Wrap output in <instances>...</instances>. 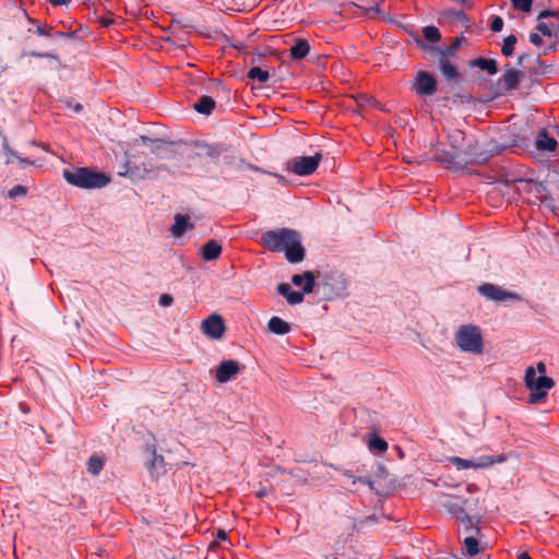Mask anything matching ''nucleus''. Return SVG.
Here are the masks:
<instances>
[{
    "mask_svg": "<svg viewBox=\"0 0 559 559\" xmlns=\"http://www.w3.org/2000/svg\"><path fill=\"white\" fill-rule=\"evenodd\" d=\"M469 156H471L472 162L477 163V164H485L490 159L492 154L487 151H484V152H479V153H475V154L469 153Z\"/></svg>",
    "mask_w": 559,
    "mask_h": 559,
    "instance_id": "obj_36",
    "label": "nucleus"
},
{
    "mask_svg": "<svg viewBox=\"0 0 559 559\" xmlns=\"http://www.w3.org/2000/svg\"><path fill=\"white\" fill-rule=\"evenodd\" d=\"M535 147L538 151L552 152L557 147V141L549 136L545 129H542L537 134Z\"/></svg>",
    "mask_w": 559,
    "mask_h": 559,
    "instance_id": "obj_19",
    "label": "nucleus"
},
{
    "mask_svg": "<svg viewBox=\"0 0 559 559\" xmlns=\"http://www.w3.org/2000/svg\"><path fill=\"white\" fill-rule=\"evenodd\" d=\"M455 155L451 152L439 150L436 152L433 159L440 164L451 166L455 162Z\"/></svg>",
    "mask_w": 559,
    "mask_h": 559,
    "instance_id": "obj_31",
    "label": "nucleus"
},
{
    "mask_svg": "<svg viewBox=\"0 0 559 559\" xmlns=\"http://www.w3.org/2000/svg\"><path fill=\"white\" fill-rule=\"evenodd\" d=\"M369 449L382 453L386 451L388 443L384 439L374 433L369 440Z\"/></svg>",
    "mask_w": 559,
    "mask_h": 559,
    "instance_id": "obj_33",
    "label": "nucleus"
},
{
    "mask_svg": "<svg viewBox=\"0 0 559 559\" xmlns=\"http://www.w3.org/2000/svg\"><path fill=\"white\" fill-rule=\"evenodd\" d=\"M478 292L480 295H483L486 299L492 300L496 302H502L507 299L510 300H520V296L512 292H507L502 289L500 286H497L491 283H485L478 286Z\"/></svg>",
    "mask_w": 559,
    "mask_h": 559,
    "instance_id": "obj_9",
    "label": "nucleus"
},
{
    "mask_svg": "<svg viewBox=\"0 0 559 559\" xmlns=\"http://www.w3.org/2000/svg\"><path fill=\"white\" fill-rule=\"evenodd\" d=\"M131 160H127L122 166V170L118 171V175L128 177L132 181L142 180L146 178L150 173L164 169V167L154 166L152 163H142L141 165H138L135 162L131 165Z\"/></svg>",
    "mask_w": 559,
    "mask_h": 559,
    "instance_id": "obj_6",
    "label": "nucleus"
},
{
    "mask_svg": "<svg viewBox=\"0 0 559 559\" xmlns=\"http://www.w3.org/2000/svg\"><path fill=\"white\" fill-rule=\"evenodd\" d=\"M192 145L197 148V151L193 153L194 157H207L213 162H217L221 154L225 151L222 144H210L204 141H194Z\"/></svg>",
    "mask_w": 559,
    "mask_h": 559,
    "instance_id": "obj_12",
    "label": "nucleus"
},
{
    "mask_svg": "<svg viewBox=\"0 0 559 559\" xmlns=\"http://www.w3.org/2000/svg\"><path fill=\"white\" fill-rule=\"evenodd\" d=\"M233 162H234V157H229L228 159H227V158L225 159V164H226L227 166H230V167H233V166H234V163H233Z\"/></svg>",
    "mask_w": 559,
    "mask_h": 559,
    "instance_id": "obj_60",
    "label": "nucleus"
},
{
    "mask_svg": "<svg viewBox=\"0 0 559 559\" xmlns=\"http://www.w3.org/2000/svg\"><path fill=\"white\" fill-rule=\"evenodd\" d=\"M29 56H33V57H37V58H52V59H58L57 55L55 53H50V52H35V51H32L28 53Z\"/></svg>",
    "mask_w": 559,
    "mask_h": 559,
    "instance_id": "obj_45",
    "label": "nucleus"
},
{
    "mask_svg": "<svg viewBox=\"0 0 559 559\" xmlns=\"http://www.w3.org/2000/svg\"><path fill=\"white\" fill-rule=\"evenodd\" d=\"M537 29L544 35V36H551V31L545 23H539L537 25Z\"/></svg>",
    "mask_w": 559,
    "mask_h": 559,
    "instance_id": "obj_46",
    "label": "nucleus"
},
{
    "mask_svg": "<svg viewBox=\"0 0 559 559\" xmlns=\"http://www.w3.org/2000/svg\"><path fill=\"white\" fill-rule=\"evenodd\" d=\"M35 33L38 35V36H45V37H52L53 34H52V27L51 26H47V25H37L36 27V31Z\"/></svg>",
    "mask_w": 559,
    "mask_h": 559,
    "instance_id": "obj_41",
    "label": "nucleus"
},
{
    "mask_svg": "<svg viewBox=\"0 0 559 559\" xmlns=\"http://www.w3.org/2000/svg\"><path fill=\"white\" fill-rule=\"evenodd\" d=\"M217 546H218V540L215 539L212 543H210L209 549L210 550H215L217 548Z\"/></svg>",
    "mask_w": 559,
    "mask_h": 559,
    "instance_id": "obj_57",
    "label": "nucleus"
},
{
    "mask_svg": "<svg viewBox=\"0 0 559 559\" xmlns=\"http://www.w3.org/2000/svg\"><path fill=\"white\" fill-rule=\"evenodd\" d=\"M104 467V460L99 456L93 455L87 461V472L97 476Z\"/></svg>",
    "mask_w": 559,
    "mask_h": 559,
    "instance_id": "obj_27",
    "label": "nucleus"
},
{
    "mask_svg": "<svg viewBox=\"0 0 559 559\" xmlns=\"http://www.w3.org/2000/svg\"><path fill=\"white\" fill-rule=\"evenodd\" d=\"M64 104L67 107H71V108H74V105H72V102L71 100H64Z\"/></svg>",
    "mask_w": 559,
    "mask_h": 559,
    "instance_id": "obj_62",
    "label": "nucleus"
},
{
    "mask_svg": "<svg viewBox=\"0 0 559 559\" xmlns=\"http://www.w3.org/2000/svg\"><path fill=\"white\" fill-rule=\"evenodd\" d=\"M513 7L523 12H530L532 9V0H511Z\"/></svg>",
    "mask_w": 559,
    "mask_h": 559,
    "instance_id": "obj_38",
    "label": "nucleus"
},
{
    "mask_svg": "<svg viewBox=\"0 0 559 559\" xmlns=\"http://www.w3.org/2000/svg\"><path fill=\"white\" fill-rule=\"evenodd\" d=\"M152 454H153V459L150 461V463H147L146 466L150 471H155V469H157L158 466H163L164 456L156 454L155 449L153 450Z\"/></svg>",
    "mask_w": 559,
    "mask_h": 559,
    "instance_id": "obj_37",
    "label": "nucleus"
},
{
    "mask_svg": "<svg viewBox=\"0 0 559 559\" xmlns=\"http://www.w3.org/2000/svg\"><path fill=\"white\" fill-rule=\"evenodd\" d=\"M460 523L463 525L465 534L481 536L478 519L473 518L466 513L465 515H462Z\"/></svg>",
    "mask_w": 559,
    "mask_h": 559,
    "instance_id": "obj_24",
    "label": "nucleus"
},
{
    "mask_svg": "<svg viewBox=\"0 0 559 559\" xmlns=\"http://www.w3.org/2000/svg\"><path fill=\"white\" fill-rule=\"evenodd\" d=\"M222 245L216 240H209L201 247V255L204 261L217 260L222 254Z\"/></svg>",
    "mask_w": 559,
    "mask_h": 559,
    "instance_id": "obj_16",
    "label": "nucleus"
},
{
    "mask_svg": "<svg viewBox=\"0 0 559 559\" xmlns=\"http://www.w3.org/2000/svg\"><path fill=\"white\" fill-rule=\"evenodd\" d=\"M267 329L273 334L285 335L289 333L290 325L280 317H272L269 320Z\"/></svg>",
    "mask_w": 559,
    "mask_h": 559,
    "instance_id": "obj_22",
    "label": "nucleus"
},
{
    "mask_svg": "<svg viewBox=\"0 0 559 559\" xmlns=\"http://www.w3.org/2000/svg\"><path fill=\"white\" fill-rule=\"evenodd\" d=\"M556 14H557L556 12L548 11V10H544V11H542V12L538 14V20H542V19L548 17V16H551V15H556Z\"/></svg>",
    "mask_w": 559,
    "mask_h": 559,
    "instance_id": "obj_53",
    "label": "nucleus"
},
{
    "mask_svg": "<svg viewBox=\"0 0 559 559\" xmlns=\"http://www.w3.org/2000/svg\"><path fill=\"white\" fill-rule=\"evenodd\" d=\"M310 52V45L305 38H297L294 46L289 49V57L293 60H301Z\"/></svg>",
    "mask_w": 559,
    "mask_h": 559,
    "instance_id": "obj_18",
    "label": "nucleus"
},
{
    "mask_svg": "<svg viewBox=\"0 0 559 559\" xmlns=\"http://www.w3.org/2000/svg\"><path fill=\"white\" fill-rule=\"evenodd\" d=\"M522 74L519 70L511 68L510 66L504 67L503 75L498 80L499 94H507L508 92L518 88Z\"/></svg>",
    "mask_w": 559,
    "mask_h": 559,
    "instance_id": "obj_11",
    "label": "nucleus"
},
{
    "mask_svg": "<svg viewBox=\"0 0 559 559\" xmlns=\"http://www.w3.org/2000/svg\"><path fill=\"white\" fill-rule=\"evenodd\" d=\"M192 227L193 226L189 223V216L182 215V214H177L175 216V223L171 226L170 230L174 236L180 237L183 235V233L187 229L192 228Z\"/></svg>",
    "mask_w": 559,
    "mask_h": 559,
    "instance_id": "obj_23",
    "label": "nucleus"
},
{
    "mask_svg": "<svg viewBox=\"0 0 559 559\" xmlns=\"http://www.w3.org/2000/svg\"><path fill=\"white\" fill-rule=\"evenodd\" d=\"M174 302L173 296L168 294H163L159 298V305L162 307H169Z\"/></svg>",
    "mask_w": 559,
    "mask_h": 559,
    "instance_id": "obj_44",
    "label": "nucleus"
},
{
    "mask_svg": "<svg viewBox=\"0 0 559 559\" xmlns=\"http://www.w3.org/2000/svg\"><path fill=\"white\" fill-rule=\"evenodd\" d=\"M423 36L427 41L432 44H436L441 39L440 31L433 25L425 26L423 28Z\"/></svg>",
    "mask_w": 559,
    "mask_h": 559,
    "instance_id": "obj_29",
    "label": "nucleus"
},
{
    "mask_svg": "<svg viewBox=\"0 0 559 559\" xmlns=\"http://www.w3.org/2000/svg\"><path fill=\"white\" fill-rule=\"evenodd\" d=\"M468 67L478 68L483 71H486L490 75L496 74L498 71V64L495 59H487V58H483V57L469 60Z\"/></svg>",
    "mask_w": 559,
    "mask_h": 559,
    "instance_id": "obj_20",
    "label": "nucleus"
},
{
    "mask_svg": "<svg viewBox=\"0 0 559 559\" xmlns=\"http://www.w3.org/2000/svg\"><path fill=\"white\" fill-rule=\"evenodd\" d=\"M417 46L429 53L430 60H435V57H443L449 59L450 57H454L461 46V38L454 37L452 39V43L448 47H436L432 45H429L425 43V40L417 38L416 39Z\"/></svg>",
    "mask_w": 559,
    "mask_h": 559,
    "instance_id": "obj_7",
    "label": "nucleus"
},
{
    "mask_svg": "<svg viewBox=\"0 0 559 559\" xmlns=\"http://www.w3.org/2000/svg\"><path fill=\"white\" fill-rule=\"evenodd\" d=\"M63 177L68 183L84 189L104 188L110 181L105 174L88 168H78L74 171L64 170Z\"/></svg>",
    "mask_w": 559,
    "mask_h": 559,
    "instance_id": "obj_2",
    "label": "nucleus"
},
{
    "mask_svg": "<svg viewBox=\"0 0 559 559\" xmlns=\"http://www.w3.org/2000/svg\"><path fill=\"white\" fill-rule=\"evenodd\" d=\"M449 462L454 465L457 469L474 468V461L462 459L459 456L449 457Z\"/></svg>",
    "mask_w": 559,
    "mask_h": 559,
    "instance_id": "obj_35",
    "label": "nucleus"
},
{
    "mask_svg": "<svg viewBox=\"0 0 559 559\" xmlns=\"http://www.w3.org/2000/svg\"><path fill=\"white\" fill-rule=\"evenodd\" d=\"M277 293L285 297L287 302L289 305H298L304 301L306 293L302 292H296L290 288V286L286 283H282L277 286Z\"/></svg>",
    "mask_w": 559,
    "mask_h": 559,
    "instance_id": "obj_17",
    "label": "nucleus"
},
{
    "mask_svg": "<svg viewBox=\"0 0 559 559\" xmlns=\"http://www.w3.org/2000/svg\"><path fill=\"white\" fill-rule=\"evenodd\" d=\"M438 61L439 70L443 78L449 82H459L461 73L456 66L443 57H435Z\"/></svg>",
    "mask_w": 559,
    "mask_h": 559,
    "instance_id": "obj_14",
    "label": "nucleus"
},
{
    "mask_svg": "<svg viewBox=\"0 0 559 559\" xmlns=\"http://www.w3.org/2000/svg\"><path fill=\"white\" fill-rule=\"evenodd\" d=\"M322 159L321 153H316L313 156H300L292 159L288 164L290 170L297 176L312 175Z\"/></svg>",
    "mask_w": 559,
    "mask_h": 559,
    "instance_id": "obj_5",
    "label": "nucleus"
},
{
    "mask_svg": "<svg viewBox=\"0 0 559 559\" xmlns=\"http://www.w3.org/2000/svg\"><path fill=\"white\" fill-rule=\"evenodd\" d=\"M64 104L67 107H71V108H74V105H72V102L71 100H64Z\"/></svg>",
    "mask_w": 559,
    "mask_h": 559,
    "instance_id": "obj_61",
    "label": "nucleus"
},
{
    "mask_svg": "<svg viewBox=\"0 0 559 559\" xmlns=\"http://www.w3.org/2000/svg\"><path fill=\"white\" fill-rule=\"evenodd\" d=\"M478 536L474 534H468L463 539V548L465 550V555L468 557H474L478 555L479 552L485 550V547L480 545V543L477 539Z\"/></svg>",
    "mask_w": 559,
    "mask_h": 559,
    "instance_id": "obj_21",
    "label": "nucleus"
},
{
    "mask_svg": "<svg viewBox=\"0 0 559 559\" xmlns=\"http://www.w3.org/2000/svg\"><path fill=\"white\" fill-rule=\"evenodd\" d=\"M226 326L222 316L217 313L210 314L201 323V331L212 340H221L225 333Z\"/></svg>",
    "mask_w": 559,
    "mask_h": 559,
    "instance_id": "obj_10",
    "label": "nucleus"
},
{
    "mask_svg": "<svg viewBox=\"0 0 559 559\" xmlns=\"http://www.w3.org/2000/svg\"><path fill=\"white\" fill-rule=\"evenodd\" d=\"M167 144L166 141L162 140V139H155L154 141H152V144H151V153L154 154V155H160L164 146Z\"/></svg>",
    "mask_w": 559,
    "mask_h": 559,
    "instance_id": "obj_39",
    "label": "nucleus"
},
{
    "mask_svg": "<svg viewBox=\"0 0 559 559\" xmlns=\"http://www.w3.org/2000/svg\"><path fill=\"white\" fill-rule=\"evenodd\" d=\"M292 283L295 286H302V290L306 294L313 292L316 286V276L312 272L306 271L301 274H295L292 276Z\"/></svg>",
    "mask_w": 559,
    "mask_h": 559,
    "instance_id": "obj_15",
    "label": "nucleus"
},
{
    "mask_svg": "<svg viewBox=\"0 0 559 559\" xmlns=\"http://www.w3.org/2000/svg\"><path fill=\"white\" fill-rule=\"evenodd\" d=\"M325 559H338V558L334 555H330V556H326Z\"/></svg>",
    "mask_w": 559,
    "mask_h": 559,
    "instance_id": "obj_64",
    "label": "nucleus"
},
{
    "mask_svg": "<svg viewBox=\"0 0 559 559\" xmlns=\"http://www.w3.org/2000/svg\"><path fill=\"white\" fill-rule=\"evenodd\" d=\"M247 76L250 79V80H257L259 81L260 83H266L270 79V74L266 70H263L259 67H253L251 68L249 71H248V74Z\"/></svg>",
    "mask_w": 559,
    "mask_h": 559,
    "instance_id": "obj_28",
    "label": "nucleus"
},
{
    "mask_svg": "<svg viewBox=\"0 0 559 559\" xmlns=\"http://www.w3.org/2000/svg\"><path fill=\"white\" fill-rule=\"evenodd\" d=\"M443 507L454 515L459 521L462 519V515L466 514V511L463 506L454 501H447L443 503Z\"/></svg>",
    "mask_w": 559,
    "mask_h": 559,
    "instance_id": "obj_32",
    "label": "nucleus"
},
{
    "mask_svg": "<svg viewBox=\"0 0 559 559\" xmlns=\"http://www.w3.org/2000/svg\"><path fill=\"white\" fill-rule=\"evenodd\" d=\"M444 17L460 22L462 24L468 23V17L462 10H455V9H448L443 13Z\"/></svg>",
    "mask_w": 559,
    "mask_h": 559,
    "instance_id": "obj_30",
    "label": "nucleus"
},
{
    "mask_svg": "<svg viewBox=\"0 0 559 559\" xmlns=\"http://www.w3.org/2000/svg\"><path fill=\"white\" fill-rule=\"evenodd\" d=\"M524 383L527 390L531 391L528 395V403L537 404L544 401L548 391L555 386V381L547 376H537L534 367L530 366L525 370Z\"/></svg>",
    "mask_w": 559,
    "mask_h": 559,
    "instance_id": "obj_3",
    "label": "nucleus"
},
{
    "mask_svg": "<svg viewBox=\"0 0 559 559\" xmlns=\"http://www.w3.org/2000/svg\"><path fill=\"white\" fill-rule=\"evenodd\" d=\"M27 192V188L22 186V185H16L15 187H13L9 192H8V195L9 198H16V197H20V195H25Z\"/></svg>",
    "mask_w": 559,
    "mask_h": 559,
    "instance_id": "obj_40",
    "label": "nucleus"
},
{
    "mask_svg": "<svg viewBox=\"0 0 559 559\" xmlns=\"http://www.w3.org/2000/svg\"><path fill=\"white\" fill-rule=\"evenodd\" d=\"M82 109H83V106H82L81 104H79V103H78V104H75V105H74L73 110H74L75 112H80Z\"/></svg>",
    "mask_w": 559,
    "mask_h": 559,
    "instance_id": "obj_59",
    "label": "nucleus"
},
{
    "mask_svg": "<svg viewBox=\"0 0 559 559\" xmlns=\"http://www.w3.org/2000/svg\"><path fill=\"white\" fill-rule=\"evenodd\" d=\"M503 20L500 16H495L490 24V29L495 33H498L503 27Z\"/></svg>",
    "mask_w": 559,
    "mask_h": 559,
    "instance_id": "obj_42",
    "label": "nucleus"
},
{
    "mask_svg": "<svg viewBox=\"0 0 559 559\" xmlns=\"http://www.w3.org/2000/svg\"><path fill=\"white\" fill-rule=\"evenodd\" d=\"M358 480H359L360 483H362V484H370V481H369V480H367L366 478H361V477H360V478H358Z\"/></svg>",
    "mask_w": 559,
    "mask_h": 559,
    "instance_id": "obj_63",
    "label": "nucleus"
},
{
    "mask_svg": "<svg viewBox=\"0 0 559 559\" xmlns=\"http://www.w3.org/2000/svg\"><path fill=\"white\" fill-rule=\"evenodd\" d=\"M49 3H51L52 5L57 7V5H64V4H68L71 0H48Z\"/></svg>",
    "mask_w": 559,
    "mask_h": 559,
    "instance_id": "obj_56",
    "label": "nucleus"
},
{
    "mask_svg": "<svg viewBox=\"0 0 559 559\" xmlns=\"http://www.w3.org/2000/svg\"><path fill=\"white\" fill-rule=\"evenodd\" d=\"M531 57L530 53H526V52H523L521 55H519L518 57V64L519 66H523L525 63V61Z\"/></svg>",
    "mask_w": 559,
    "mask_h": 559,
    "instance_id": "obj_51",
    "label": "nucleus"
},
{
    "mask_svg": "<svg viewBox=\"0 0 559 559\" xmlns=\"http://www.w3.org/2000/svg\"><path fill=\"white\" fill-rule=\"evenodd\" d=\"M269 493H270V490H269L267 488H265V487H264V488L259 489V490L255 492V496H257L258 498H263V497L269 496Z\"/></svg>",
    "mask_w": 559,
    "mask_h": 559,
    "instance_id": "obj_52",
    "label": "nucleus"
},
{
    "mask_svg": "<svg viewBox=\"0 0 559 559\" xmlns=\"http://www.w3.org/2000/svg\"><path fill=\"white\" fill-rule=\"evenodd\" d=\"M518 39L514 35H509L503 39V44L501 47V52L506 57H510L513 51Z\"/></svg>",
    "mask_w": 559,
    "mask_h": 559,
    "instance_id": "obj_34",
    "label": "nucleus"
},
{
    "mask_svg": "<svg viewBox=\"0 0 559 559\" xmlns=\"http://www.w3.org/2000/svg\"><path fill=\"white\" fill-rule=\"evenodd\" d=\"M412 88L419 96H432L438 90V82L431 73L418 71L412 84Z\"/></svg>",
    "mask_w": 559,
    "mask_h": 559,
    "instance_id": "obj_8",
    "label": "nucleus"
},
{
    "mask_svg": "<svg viewBox=\"0 0 559 559\" xmlns=\"http://www.w3.org/2000/svg\"><path fill=\"white\" fill-rule=\"evenodd\" d=\"M99 23H100L102 26L107 27V26L111 25L114 23V21L111 19H109V17H104L103 16V17L99 19Z\"/></svg>",
    "mask_w": 559,
    "mask_h": 559,
    "instance_id": "obj_54",
    "label": "nucleus"
},
{
    "mask_svg": "<svg viewBox=\"0 0 559 559\" xmlns=\"http://www.w3.org/2000/svg\"><path fill=\"white\" fill-rule=\"evenodd\" d=\"M227 537H228V536H227L226 531H224V530H218V531L216 532V538H215L216 540H218V542H219V540L225 542V540H227Z\"/></svg>",
    "mask_w": 559,
    "mask_h": 559,
    "instance_id": "obj_49",
    "label": "nucleus"
},
{
    "mask_svg": "<svg viewBox=\"0 0 559 559\" xmlns=\"http://www.w3.org/2000/svg\"><path fill=\"white\" fill-rule=\"evenodd\" d=\"M454 336L456 345L462 352L473 355H480L483 353L484 341L481 331L477 325H461Z\"/></svg>",
    "mask_w": 559,
    "mask_h": 559,
    "instance_id": "obj_4",
    "label": "nucleus"
},
{
    "mask_svg": "<svg viewBox=\"0 0 559 559\" xmlns=\"http://www.w3.org/2000/svg\"><path fill=\"white\" fill-rule=\"evenodd\" d=\"M193 108L202 115H210L215 108V100L213 97L203 95L198 102L193 105Z\"/></svg>",
    "mask_w": 559,
    "mask_h": 559,
    "instance_id": "obj_25",
    "label": "nucleus"
},
{
    "mask_svg": "<svg viewBox=\"0 0 559 559\" xmlns=\"http://www.w3.org/2000/svg\"><path fill=\"white\" fill-rule=\"evenodd\" d=\"M4 148H5L7 154H8V162L7 163H11L13 160V158H17L21 163L31 164V162L28 159L21 158V157L16 156V154L14 152H12L8 146H5Z\"/></svg>",
    "mask_w": 559,
    "mask_h": 559,
    "instance_id": "obj_43",
    "label": "nucleus"
},
{
    "mask_svg": "<svg viewBox=\"0 0 559 559\" xmlns=\"http://www.w3.org/2000/svg\"><path fill=\"white\" fill-rule=\"evenodd\" d=\"M535 370L539 376H546V365L543 361L536 364Z\"/></svg>",
    "mask_w": 559,
    "mask_h": 559,
    "instance_id": "obj_48",
    "label": "nucleus"
},
{
    "mask_svg": "<svg viewBox=\"0 0 559 559\" xmlns=\"http://www.w3.org/2000/svg\"><path fill=\"white\" fill-rule=\"evenodd\" d=\"M530 41L536 46H539V45H542L543 39L538 34L532 33V34H530Z\"/></svg>",
    "mask_w": 559,
    "mask_h": 559,
    "instance_id": "obj_47",
    "label": "nucleus"
},
{
    "mask_svg": "<svg viewBox=\"0 0 559 559\" xmlns=\"http://www.w3.org/2000/svg\"><path fill=\"white\" fill-rule=\"evenodd\" d=\"M241 370L235 360H223L216 369L215 378L221 383H226Z\"/></svg>",
    "mask_w": 559,
    "mask_h": 559,
    "instance_id": "obj_13",
    "label": "nucleus"
},
{
    "mask_svg": "<svg viewBox=\"0 0 559 559\" xmlns=\"http://www.w3.org/2000/svg\"><path fill=\"white\" fill-rule=\"evenodd\" d=\"M52 34H53V36L51 38H68L71 36L69 33H64V32H55Z\"/></svg>",
    "mask_w": 559,
    "mask_h": 559,
    "instance_id": "obj_55",
    "label": "nucleus"
},
{
    "mask_svg": "<svg viewBox=\"0 0 559 559\" xmlns=\"http://www.w3.org/2000/svg\"><path fill=\"white\" fill-rule=\"evenodd\" d=\"M154 140H155V139H151L150 136L141 135V136L136 140V142H138V143H141V144L146 145V144H152V141H154Z\"/></svg>",
    "mask_w": 559,
    "mask_h": 559,
    "instance_id": "obj_50",
    "label": "nucleus"
},
{
    "mask_svg": "<svg viewBox=\"0 0 559 559\" xmlns=\"http://www.w3.org/2000/svg\"><path fill=\"white\" fill-rule=\"evenodd\" d=\"M261 243L273 252H285L290 263H298L305 259L306 251L301 245L300 235L286 227L267 230L261 236Z\"/></svg>",
    "mask_w": 559,
    "mask_h": 559,
    "instance_id": "obj_1",
    "label": "nucleus"
},
{
    "mask_svg": "<svg viewBox=\"0 0 559 559\" xmlns=\"http://www.w3.org/2000/svg\"><path fill=\"white\" fill-rule=\"evenodd\" d=\"M518 559H533L527 552H522L518 556Z\"/></svg>",
    "mask_w": 559,
    "mask_h": 559,
    "instance_id": "obj_58",
    "label": "nucleus"
},
{
    "mask_svg": "<svg viewBox=\"0 0 559 559\" xmlns=\"http://www.w3.org/2000/svg\"><path fill=\"white\" fill-rule=\"evenodd\" d=\"M474 461V468H485L488 467L495 463H501L504 461L502 456H488V455H481Z\"/></svg>",
    "mask_w": 559,
    "mask_h": 559,
    "instance_id": "obj_26",
    "label": "nucleus"
}]
</instances>
